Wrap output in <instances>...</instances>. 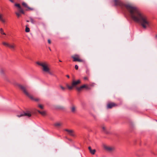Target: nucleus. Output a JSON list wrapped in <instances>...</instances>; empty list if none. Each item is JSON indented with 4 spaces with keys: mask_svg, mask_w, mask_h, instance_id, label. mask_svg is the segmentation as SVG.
<instances>
[{
    "mask_svg": "<svg viewBox=\"0 0 157 157\" xmlns=\"http://www.w3.org/2000/svg\"><path fill=\"white\" fill-rule=\"evenodd\" d=\"M116 6H124L129 12L132 19L135 21L139 22L144 29L149 27L151 22L147 17L142 13L136 7L131 4H123L120 0H114Z\"/></svg>",
    "mask_w": 157,
    "mask_h": 157,
    "instance_id": "1",
    "label": "nucleus"
},
{
    "mask_svg": "<svg viewBox=\"0 0 157 157\" xmlns=\"http://www.w3.org/2000/svg\"><path fill=\"white\" fill-rule=\"evenodd\" d=\"M36 63L42 67V70L44 72L48 74L51 75L56 76L53 72L51 71L49 64L47 62H37Z\"/></svg>",
    "mask_w": 157,
    "mask_h": 157,
    "instance_id": "2",
    "label": "nucleus"
},
{
    "mask_svg": "<svg viewBox=\"0 0 157 157\" xmlns=\"http://www.w3.org/2000/svg\"><path fill=\"white\" fill-rule=\"evenodd\" d=\"M20 89L23 91L24 94L30 98L31 99L36 101H39L40 99L38 98H34L27 91L26 87L20 85Z\"/></svg>",
    "mask_w": 157,
    "mask_h": 157,
    "instance_id": "3",
    "label": "nucleus"
},
{
    "mask_svg": "<svg viewBox=\"0 0 157 157\" xmlns=\"http://www.w3.org/2000/svg\"><path fill=\"white\" fill-rule=\"evenodd\" d=\"M81 82V80L78 79L77 80H73L71 83V86H70L68 84H66V86L69 90H71L75 87L76 88L77 87V86L79 84H80Z\"/></svg>",
    "mask_w": 157,
    "mask_h": 157,
    "instance_id": "4",
    "label": "nucleus"
},
{
    "mask_svg": "<svg viewBox=\"0 0 157 157\" xmlns=\"http://www.w3.org/2000/svg\"><path fill=\"white\" fill-rule=\"evenodd\" d=\"M72 58L73 59L74 61H78L79 62H84V60L79 58V56L78 55H75L72 56Z\"/></svg>",
    "mask_w": 157,
    "mask_h": 157,
    "instance_id": "5",
    "label": "nucleus"
},
{
    "mask_svg": "<svg viewBox=\"0 0 157 157\" xmlns=\"http://www.w3.org/2000/svg\"><path fill=\"white\" fill-rule=\"evenodd\" d=\"M104 147L105 150L109 152L114 151L115 150V148L114 147L105 145Z\"/></svg>",
    "mask_w": 157,
    "mask_h": 157,
    "instance_id": "6",
    "label": "nucleus"
},
{
    "mask_svg": "<svg viewBox=\"0 0 157 157\" xmlns=\"http://www.w3.org/2000/svg\"><path fill=\"white\" fill-rule=\"evenodd\" d=\"M15 6L17 8L16 9L15 13L18 17H20V4L15 3Z\"/></svg>",
    "mask_w": 157,
    "mask_h": 157,
    "instance_id": "7",
    "label": "nucleus"
},
{
    "mask_svg": "<svg viewBox=\"0 0 157 157\" xmlns=\"http://www.w3.org/2000/svg\"><path fill=\"white\" fill-rule=\"evenodd\" d=\"M85 88L86 90H90V88L87 85L84 84L79 87H76V90L78 91H80L82 89Z\"/></svg>",
    "mask_w": 157,
    "mask_h": 157,
    "instance_id": "8",
    "label": "nucleus"
},
{
    "mask_svg": "<svg viewBox=\"0 0 157 157\" xmlns=\"http://www.w3.org/2000/svg\"><path fill=\"white\" fill-rule=\"evenodd\" d=\"M32 115L30 112L27 111L26 112H23L20 114V117L26 116L28 117H30Z\"/></svg>",
    "mask_w": 157,
    "mask_h": 157,
    "instance_id": "9",
    "label": "nucleus"
},
{
    "mask_svg": "<svg viewBox=\"0 0 157 157\" xmlns=\"http://www.w3.org/2000/svg\"><path fill=\"white\" fill-rule=\"evenodd\" d=\"M64 130L67 132L69 135L72 136H75L74 132L73 130L66 129Z\"/></svg>",
    "mask_w": 157,
    "mask_h": 157,
    "instance_id": "10",
    "label": "nucleus"
},
{
    "mask_svg": "<svg viewBox=\"0 0 157 157\" xmlns=\"http://www.w3.org/2000/svg\"><path fill=\"white\" fill-rule=\"evenodd\" d=\"M116 105V104L114 103H109L107 105V108L108 109H111Z\"/></svg>",
    "mask_w": 157,
    "mask_h": 157,
    "instance_id": "11",
    "label": "nucleus"
},
{
    "mask_svg": "<svg viewBox=\"0 0 157 157\" xmlns=\"http://www.w3.org/2000/svg\"><path fill=\"white\" fill-rule=\"evenodd\" d=\"M63 124L61 122H57L54 123V125L56 127L59 128Z\"/></svg>",
    "mask_w": 157,
    "mask_h": 157,
    "instance_id": "12",
    "label": "nucleus"
},
{
    "mask_svg": "<svg viewBox=\"0 0 157 157\" xmlns=\"http://www.w3.org/2000/svg\"><path fill=\"white\" fill-rule=\"evenodd\" d=\"M0 21L3 23H5L6 21L3 17V15L0 13Z\"/></svg>",
    "mask_w": 157,
    "mask_h": 157,
    "instance_id": "13",
    "label": "nucleus"
},
{
    "mask_svg": "<svg viewBox=\"0 0 157 157\" xmlns=\"http://www.w3.org/2000/svg\"><path fill=\"white\" fill-rule=\"evenodd\" d=\"M8 47L12 50H14L15 49L16 46L14 44H9V46Z\"/></svg>",
    "mask_w": 157,
    "mask_h": 157,
    "instance_id": "14",
    "label": "nucleus"
},
{
    "mask_svg": "<svg viewBox=\"0 0 157 157\" xmlns=\"http://www.w3.org/2000/svg\"><path fill=\"white\" fill-rule=\"evenodd\" d=\"M5 71V69L2 68H0V74L2 75H4Z\"/></svg>",
    "mask_w": 157,
    "mask_h": 157,
    "instance_id": "15",
    "label": "nucleus"
},
{
    "mask_svg": "<svg viewBox=\"0 0 157 157\" xmlns=\"http://www.w3.org/2000/svg\"><path fill=\"white\" fill-rule=\"evenodd\" d=\"M71 111L72 112L75 113L76 111V107L75 106L73 105L71 108Z\"/></svg>",
    "mask_w": 157,
    "mask_h": 157,
    "instance_id": "16",
    "label": "nucleus"
},
{
    "mask_svg": "<svg viewBox=\"0 0 157 157\" xmlns=\"http://www.w3.org/2000/svg\"><path fill=\"white\" fill-rule=\"evenodd\" d=\"M22 5L23 6H24L25 7L27 8L28 9L31 10H33V9L31 8H30L29 7V6H28L27 5L25 2H23L22 3Z\"/></svg>",
    "mask_w": 157,
    "mask_h": 157,
    "instance_id": "17",
    "label": "nucleus"
},
{
    "mask_svg": "<svg viewBox=\"0 0 157 157\" xmlns=\"http://www.w3.org/2000/svg\"><path fill=\"white\" fill-rule=\"evenodd\" d=\"M37 111L43 116H44L46 115V112L44 111H41L40 110H37Z\"/></svg>",
    "mask_w": 157,
    "mask_h": 157,
    "instance_id": "18",
    "label": "nucleus"
},
{
    "mask_svg": "<svg viewBox=\"0 0 157 157\" xmlns=\"http://www.w3.org/2000/svg\"><path fill=\"white\" fill-rule=\"evenodd\" d=\"M13 85L16 87H18V88L20 87L19 85L16 82H14L13 83Z\"/></svg>",
    "mask_w": 157,
    "mask_h": 157,
    "instance_id": "19",
    "label": "nucleus"
},
{
    "mask_svg": "<svg viewBox=\"0 0 157 157\" xmlns=\"http://www.w3.org/2000/svg\"><path fill=\"white\" fill-rule=\"evenodd\" d=\"M0 33L2 35H6V34L4 32L3 29L1 28L0 29Z\"/></svg>",
    "mask_w": 157,
    "mask_h": 157,
    "instance_id": "20",
    "label": "nucleus"
},
{
    "mask_svg": "<svg viewBox=\"0 0 157 157\" xmlns=\"http://www.w3.org/2000/svg\"><path fill=\"white\" fill-rule=\"evenodd\" d=\"M102 128L103 132L105 133H107V132L106 131V127L104 125L102 126Z\"/></svg>",
    "mask_w": 157,
    "mask_h": 157,
    "instance_id": "21",
    "label": "nucleus"
},
{
    "mask_svg": "<svg viewBox=\"0 0 157 157\" xmlns=\"http://www.w3.org/2000/svg\"><path fill=\"white\" fill-rule=\"evenodd\" d=\"M2 44L4 45V46H6L9 47V44L5 42H3L2 43Z\"/></svg>",
    "mask_w": 157,
    "mask_h": 157,
    "instance_id": "22",
    "label": "nucleus"
},
{
    "mask_svg": "<svg viewBox=\"0 0 157 157\" xmlns=\"http://www.w3.org/2000/svg\"><path fill=\"white\" fill-rule=\"evenodd\" d=\"M96 152V150L95 149H93L90 151V152L92 155H94L95 154Z\"/></svg>",
    "mask_w": 157,
    "mask_h": 157,
    "instance_id": "23",
    "label": "nucleus"
},
{
    "mask_svg": "<svg viewBox=\"0 0 157 157\" xmlns=\"http://www.w3.org/2000/svg\"><path fill=\"white\" fill-rule=\"evenodd\" d=\"M38 107L41 109H44V106L41 104H38Z\"/></svg>",
    "mask_w": 157,
    "mask_h": 157,
    "instance_id": "24",
    "label": "nucleus"
},
{
    "mask_svg": "<svg viewBox=\"0 0 157 157\" xmlns=\"http://www.w3.org/2000/svg\"><path fill=\"white\" fill-rule=\"evenodd\" d=\"M60 86V88L61 89V90H62L63 91H65V89H66V88H65L63 86H61V85H60V86Z\"/></svg>",
    "mask_w": 157,
    "mask_h": 157,
    "instance_id": "25",
    "label": "nucleus"
},
{
    "mask_svg": "<svg viewBox=\"0 0 157 157\" xmlns=\"http://www.w3.org/2000/svg\"><path fill=\"white\" fill-rule=\"evenodd\" d=\"M29 31H30L29 29V28L26 27L25 29L26 32H29Z\"/></svg>",
    "mask_w": 157,
    "mask_h": 157,
    "instance_id": "26",
    "label": "nucleus"
},
{
    "mask_svg": "<svg viewBox=\"0 0 157 157\" xmlns=\"http://www.w3.org/2000/svg\"><path fill=\"white\" fill-rule=\"evenodd\" d=\"M30 21L32 23H34V20L32 19H30Z\"/></svg>",
    "mask_w": 157,
    "mask_h": 157,
    "instance_id": "27",
    "label": "nucleus"
},
{
    "mask_svg": "<svg viewBox=\"0 0 157 157\" xmlns=\"http://www.w3.org/2000/svg\"><path fill=\"white\" fill-rule=\"evenodd\" d=\"M75 68L76 70H78V66L77 65H76L75 66Z\"/></svg>",
    "mask_w": 157,
    "mask_h": 157,
    "instance_id": "28",
    "label": "nucleus"
},
{
    "mask_svg": "<svg viewBox=\"0 0 157 157\" xmlns=\"http://www.w3.org/2000/svg\"><path fill=\"white\" fill-rule=\"evenodd\" d=\"M84 79L85 80H88V77H84Z\"/></svg>",
    "mask_w": 157,
    "mask_h": 157,
    "instance_id": "29",
    "label": "nucleus"
},
{
    "mask_svg": "<svg viewBox=\"0 0 157 157\" xmlns=\"http://www.w3.org/2000/svg\"><path fill=\"white\" fill-rule=\"evenodd\" d=\"M23 13V10L20 8V13Z\"/></svg>",
    "mask_w": 157,
    "mask_h": 157,
    "instance_id": "30",
    "label": "nucleus"
},
{
    "mask_svg": "<svg viewBox=\"0 0 157 157\" xmlns=\"http://www.w3.org/2000/svg\"><path fill=\"white\" fill-rule=\"evenodd\" d=\"M48 42L49 44H50L51 43V41L50 39H48Z\"/></svg>",
    "mask_w": 157,
    "mask_h": 157,
    "instance_id": "31",
    "label": "nucleus"
},
{
    "mask_svg": "<svg viewBox=\"0 0 157 157\" xmlns=\"http://www.w3.org/2000/svg\"><path fill=\"white\" fill-rule=\"evenodd\" d=\"M88 149H89V150L90 151H91V150H92V149H91V147H88Z\"/></svg>",
    "mask_w": 157,
    "mask_h": 157,
    "instance_id": "32",
    "label": "nucleus"
},
{
    "mask_svg": "<svg viewBox=\"0 0 157 157\" xmlns=\"http://www.w3.org/2000/svg\"><path fill=\"white\" fill-rule=\"evenodd\" d=\"M10 2L12 3H14V0H9Z\"/></svg>",
    "mask_w": 157,
    "mask_h": 157,
    "instance_id": "33",
    "label": "nucleus"
},
{
    "mask_svg": "<svg viewBox=\"0 0 157 157\" xmlns=\"http://www.w3.org/2000/svg\"><path fill=\"white\" fill-rule=\"evenodd\" d=\"M94 84L93 83H92V84H91L90 85V86H94Z\"/></svg>",
    "mask_w": 157,
    "mask_h": 157,
    "instance_id": "34",
    "label": "nucleus"
},
{
    "mask_svg": "<svg viewBox=\"0 0 157 157\" xmlns=\"http://www.w3.org/2000/svg\"><path fill=\"white\" fill-rule=\"evenodd\" d=\"M66 77H67L68 78H69V75H66Z\"/></svg>",
    "mask_w": 157,
    "mask_h": 157,
    "instance_id": "35",
    "label": "nucleus"
},
{
    "mask_svg": "<svg viewBox=\"0 0 157 157\" xmlns=\"http://www.w3.org/2000/svg\"><path fill=\"white\" fill-rule=\"evenodd\" d=\"M155 37L156 38H157V35H156L155 36Z\"/></svg>",
    "mask_w": 157,
    "mask_h": 157,
    "instance_id": "36",
    "label": "nucleus"
},
{
    "mask_svg": "<svg viewBox=\"0 0 157 157\" xmlns=\"http://www.w3.org/2000/svg\"><path fill=\"white\" fill-rule=\"evenodd\" d=\"M59 61L60 62H62V61H61L60 60H59Z\"/></svg>",
    "mask_w": 157,
    "mask_h": 157,
    "instance_id": "37",
    "label": "nucleus"
},
{
    "mask_svg": "<svg viewBox=\"0 0 157 157\" xmlns=\"http://www.w3.org/2000/svg\"><path fill=\"white\" fill-rule=\"evenodd\" d=\"M49 50H50V51H51V49H50V48H49Z\"/></svg>",
    "mask_w": 157,
    "mask_h": 157,
    "instance_id": "38",
    "label": "nucleus"
},
{
    "mask_svg": "<svg viewBox=\"0 0 157 157\" xmlns=\"http://www.w3.org/2000/svg\"><path fill=\"white\" fill-rule=\"evenodd\" d=\"M156 121L157 122V120H156Z\"/></svg>",
    "mask_w": 157,
    "mask_h": 157,
    "instance_id": "39",
    "label": "nucleus"
}]
</instances>
